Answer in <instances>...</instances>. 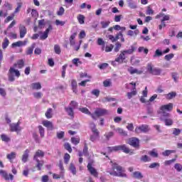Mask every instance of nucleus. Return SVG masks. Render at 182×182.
I'll return each instance as SVG.
<instances>
[{"label":"nucleus","mask_w":182,"mask_h":182,"mask_svg":"<svg viewBox=\"0 0 182 182\" xmlns=\"http://www.w3.org/2000/svg\"><path fill=\"white\" fill-rule=\"evenodd\" d=\"M112 171L107 170V173H109L110 176H114V177H127V174H126L124 168L122 166H119L117 163H114L112 165Z\"/></svg>","instance_id":"nucleus-1"},{"label":"nucleus","mask_w":182,"mask_h":182,"mask_svg":"<svg viewBox=\"0 0 182 182\" xmlns=\"http://www.w3.org/2000/svg\"><path fill=\"white\" fill-rule=\"evenodd\" d=\"M108 151H120L122 150L124 153L129 154L130 153V149L126 146V145H118L115 146H108L107 147Z\"/></svg>","instance_id":"nucleus-2"},{"label":"nucleus","mask_w":182,"mask_h":182,"mask_svg":"<svg viewBox=\"0 0 182 182\" xmlns=\"http://www.w3.org/2000/svg\"><path fill=\"white\" fill-rule=\"evenodd\" d=\"M174 105L173 103H168L167 105H164L160 107V114L161 116H164L165 114H170V112H172Z\"/></svg>","instance_id":"nucleus-3"},{"label":"nucleus","mask_w":182,"mask_h":182,"mask_svg":"<svg viewBox=\"0 0 182 182\" xmlns=\"http://www.w3.org/2000/svg\"><path fill=\"white\" fill-rule=\"evenodd\" d=\"M161 122H164L165 123V126H173V119H171V114H165L164 115H161L160 117Z\"/></svg>","instance_id":"nucleus-4"},{"label":"nucleus","mask_w":182,"mask_h":182,"mask_svg":"<svg viewBox=\"0 0 182 182\" xmlns=\"http://www.w3.org/2000/svg\"><path fill=\"white\" fill-rule=\"evenodd\" d=\"M147 71L151 75H154V76H159L160 73H161V70L154 68V66L151 63H148L146 67Z\"/></svg>","instance_id":"nucleus-5"},{"label":"nucleus","mask_w":182,"mask_h":182,"mask_svg":"<svg viewBox=\"0 0 182 182\" xmlns=\"http://www.w3.org/2000/svg\"><path fill=\"white\" fill-rule=\"evenodd\" d=\"M150 132V127L147 124H142L136 127L134 129V132L136 134H140V133H149Z\"/></svg>","instance_id":"nucleus-6"},{"label":"nucleus","mask_w":182,"mask_h":182,"mask_svg":"<svg viewBox=\"0 0 182 182\" xmlns=\"http://www.w3.org/2000/svg\"><path fill=\"white\" fill-rule=\"evenodd\" d=\"M14 73H15L17 77H19V76H21V73H19V70H15V68L11 67L9 69V82H14L15 80V76H14Z\"/></svg>","instance_id":"nucleus-7"},{"label":"nucleus","mask_w":182,"mask_h":182,"mask_svg":"<svg viewBox=\"0 0 182 182\" xmlns=\"http://www.w3.org/2000/svg\"><path fill=\"white\" fill-rule=\"evenodd\" d=\"M95 114L97 115V117H102V116L109 114V110L106 109L97 108L95 111Z\"/></svg>","instance_id":"nucleus-8"},{"label":"nucleus","mask_w":182,"mask_h":182,"mask_svg":"<svg viewBox=\"0 0 182 182\" xmlns=\"http://www.w3.org/2000/svg\"><path fill=\"white\" fill-rule=\"evenodd\" d=\"M0 175L6 181H8L9 180H11V181L14 180V175L11 173L8 175V173H6V171H4L3 169H0Z\"/></svg>","instance_id":"nucleus-9"},{"label":"nucleus","mask_w":182,"mask_h":182,"mask_svg":"<svg viewBox=\"0 0 182 182\" xmlns=\"http://www.w3.org/2000/svg\"><path fill=\"white\" fill-rule=\"evenodd\" d=\"M129 144H130V146H132V147H134L135 149H139L140 146V141L139 140V139L134 137L129 139Z\"/></svg>","instance_id":"nucleus-10"},{"label":"nucleus","mask_w":182,"mask_h":182,"mask_svg":"<svg viewBox=\"0 0 182 182\" xmlns=\"http://www.w3.org/2000/svg\"><path fill=\"white\" fill-rule=\"evenodd\" d=\"M43 126L44 127H46L47 130H50L52 132V130H54L55 127H53V123L48 120H43L42 122Z\"/></svg>","instance_id":"nucleus-11"},{"label":"nucleus","mask_w":182,"mask_h":182,"mask_svg":"<svg viewBox=\"0 0 182 182\" xmlns=\"http://www.w3.org/2000/svg\"><path fill=\"white\" fill-rule=\"evenodd\" d=\"M18 31H19V33H20V38L21 39L23 38H25V35H26V33H28V29H26V27L22 24L19 25Z\"/></svg>","instance_id":"nucleus-12"},{"label":"nucleus","mask_w":182,"mask_h":182,"mask_svg":"<svg viewBox=\"0 0 182 182\" xmlns=\"http://www.w3.org/2000/svg\"><path fill=\"white\" fill-rule=\"evenodd\" d=\"M28 43V39H26L25 41H18L17 42L13 43L11 44V48H21V46H26V45Z\"/></svg>","instance_id":"nucleus-13"},{"label":"nucleus","mask_w":182,"mask_h":182,"mask_svg":"<svg viewBox=\"0 0 182 182\" xmlns=\"http://www.w3.org/2000/svg\"><path fill=\"white\" fill-rule=\"evenodd\" d=\"M52 29H53V28L52 27V25H49L48 28L44 31V33L40 36V39L41 41H45V39H46L49 35V31H52Z\"/></svg>","instance_id":"nucleus-14"},{"label":"nucleus","mask_w":182,"mask_h":182,"mask_svg":"<svg viewBox=\"0 0 182 182\" xmlns=\"http://www.w3.org/2000/svg\"><path fill=\"white\" fill-rule=\"evenodd\" d=\"M87 167L88 171H90L92 176H94V177H97L99 173H97V171L95 168H93V166H92V164L90 163H88Z\"/></svg>","instance_id":"nucleus-15"},{"label":"nucleus","mask_w":182,"mask_h":182,"mask_svg":"<svg viewBox=\"0 0 182 182\" xmlns=\"http://www.w3.org/2000/svg\"><path fill=\"white\" fill-rule=\"evenodd\" d=\"M10 131L11 132H21V127H19V122L16 124H10Z\"/></svg>","instance_id":"nucleus-16"},{"label":"nucleus","mask_w":182,"mask_h":182,"mask_svg":"<svg viewBox=\"0 0 182 182\" xmlns=\"http://www.w3.org/2000/svg\"><path fill=\"white\" fill-rule=\"evenodd\" d=\"M125 60L126 55H124V53H122V51H121L119 55L117 58H115V62H117L119 63H123V62H124Z\"/></svg>","instance_id":"nucleus-17"},{"label":"nucleus","mask_w":182,"mask_h":182,"mask_svg":"<svg viewBox=\"0 0 182 182\" xmlns=\"http://www.w3.org/2000/svg\"><path fill=\"white\" fill-rule=\"evenodd\" d=\"M127 70L130 75H134V73H136V75H141V73H143V71L139 70L133 67H129Z\"/></svg>","instance_id":"nucleus-18"},{"label":"nucleus","mask_w":182,"mask_h":182,"mask_svg":"<svg viewBox=\"0 0 182 182\" xmlns=\"http://www.w3.org/2000/svg\"><path fill=\"white\" fill-rule=\"evenodd\" d=\"M38 157H45V152H43V151L40 149L37 150L33 156V160H39Z\"/></svg>","instance_id":"nucleus-19"},{"label":"nucleus","mask_w":182,"mask_h":182,"mask_svg":"<svg viewBox=\"0 0 182 182\" xmlns=\"http://www.w3.org/2000/svg\"><path fill=\"white\" fill-rule=\"evenodd\" d=\"M127 4H128L129 8L131 9H136L137 8V4L133 0H127Z\"/></svg>","instance_id":"nucleus-20"},{"label":"nucleus","mask_w":182,"mask_h":182,"mask_svg":"<svg viewBox=\"0 0 182 182\" xmlns=\"http://www.w3.org/2000/svg\"><path fill=\"white\" fill-rule=\"evenodd\" d=\"M65 110L68 116H70V117H75V112H73L72 107H65Z\"/></svg>","instance_id":"nucleus-21"},{"label":"nucleus","mask_w":182,"mask_h":182,"mask_svg":"<svg viewBox=\"0 0 182 182\" xmlns=\"http://www.w3.org/2000/svg\"><path fill=\"white\" fill-rule=\"evenodd\" d=\"M134 50H136V47L132 46L130 49L122 50V53L126 56V55H133Z\"/></svg>","instance_id":"nucleus-22"},{"label":"nucleus","mask_w":182,"mask_h":182,"mask_svg":"<svg viewBox=\"0 0 182 182\" xmlns=\"http://www.w3.org/2000/svg\"><path fill=\"white\" fill-rule=\"evenodd\" d=\"M36 161V167L38 170V171H41L42 170V167H43V164L45 162L43 161H40L39 159H33Z\"/></svg>","instance_id":"nucleus-23"},{"label":"nucleus","mask_w":182,"mask_h":182,"mask_svg":"<svg viewBox=\"0 0 182 182\" xmlns=\"http://www.w3.org/2000/svg\"><path fill=\"white\" fill-rule=\"evenodd\" d=\"M31 87L33 90H41V89H42V85H41V82H34L31 85Z\"/></svg>","instance_id":"nucleus-24"},{"label":"nucleus","mask_w":182,"mask_h":182,"mask_svg":"<svg viewBox=\"0 0 182 182\" xmlns=\"http://www.w3.org/2000/svg\"><path fill=\"white\" fill-rule=\"evenodd\" d=\"M140 161L141 163H149V162L151 161V158H150V156H149L147 155H142L140 157Z\"/></svg>","instance_id":"nucleus-25"},{"label":"nucleus","mask_w":182,"mask_h":182,"mask_svg":"<svg viewBox=\"0 0 182 182\" xmlns=\"http://www.w3.org/2000/svg\"><path fill=\"white\" fill-rule=\"evenodd\" d=\"M28 157H29V149H26L22 156L21 160H22L23 163H26V161H28Z\"/></svg>","instance_id":"nucleus-26"},{"label":"nucleus","mask_w":182,"mask_h":182,"mask_svg":"<svg viewBox=\"0 0 182 182\" xmlns=\"http://www.w3.org/2000/svg\"><path fill=\"white\" fill-rule=\"evenodd\" d=\"M72 90L74 93H77V82L76 80H73L71 82Z\"/></svg>","instance_id":"nucleus-27"},{"label":"nucleus","mask_w":182,"mask_h":182,"mask_svg":"<svg viewBox=\"0 0 182 182\" xmlns=\"http://www.w3.org/2000/svg\"><path fill=\"white\" fill-rule=\"evenodd\" d=\"M176 96H177V93H176L175 92H171L168 94L166 95L165 97L166 99H167V100H171V99H174Z\"/></svg>","instance_id":"nucleus-28"},{"label":"nucleus","mask_w":182,"mask_h":182,"mask_svg":"<svg viewBox=\"0 0 182 182\" xmlns=\"http://www.w3.org/2000/svg\"><path fill=\"white\" fill-rule=\"evenodd\" d=\"M14 66V68H16V66H18V69H22V68L25 66V62L23 61V60H18L17 61V63H15Z\"/></svg>","instance_id":"nucleus-29"},{"label":"nucleus","mask_w":182,"mask_h":182,"mask_svg":"<svg viewBox=\"0 0 182 182\" xmlns=\"http://www.w3.org/2000/svg\"><path fill=\"white\" fill-rule=\"evenodd\" d=\"M36 47V43H33L31 47L26 50V55H32L33 53V49Z\"/></svg>","instance_id":"nucleus-30"},{"label":"nucleus","mask_w":182,"mask_h":182,"mask_svg":"<svg viewBox=\"0 0 182 182\" xmlns=\"http://www.w3.org/2000/svg\"><path fill=\"white\" fill-rule=\"evenodd\" d=\"M134 178H137L138 180H141L143 178V174L140 171H134L133 173Z\"/></svg>","instance_id":"nucleus-31"},{"label":"nucleus","mask_w":182,"mask_h":182,"mask_svg":"<svg viewBox=\"0 0 182 182\" xmlns=\"http://www.w3.org/2000/svg\"><path fill=\"white\" fill-rule=\"evenodd\" d=\"M92 133H93V135H91L90 136V140L91 141H96V140L97 139V137H99V131H97V132H94Z\"/></svg>","instance_id":"nucleus-32"},{"label":"nucleus","mask_w":182,"mask_h":182,"mask_svg":"<svg viewBox=\"0 0 182 182\" xmlns=\"http://www.w3.org/2000/svg\"><path fill=\"white\" fill-rule=\"evenodd\" d=\"M8 160L10 161L11 160H14V159H16V152H11V154H8L6 156Z\"/></svg>","instance_id":"nucleus-33"},{"label":"nucleus","mask_w":182,"mask_h":182,"mask_svg":"<svg viewBox=\"0 0 182 182\" xmlns=\"http://www.w3.org/2000/svg\"><path fill=\"white\" fill-rule=\"evenodd\" d=\"M38 132L41 138L45 137V128L41 125L38 126Z\"/></svg>","instance_id":"nucleus-34"},{"label":"nucleus","mask_w":182,"mask_h":182,"mask_svg":"<svg viewBox=\"0 0 182 182\" xmlns=\"http://www.w3.org/2000/svg\"><path fill=\"white\" fill-rule=\"evenodd\" d=\"M9 46V40L8 38H5L4 42L2 43L3 49H6Z\"/></svg>","instance_id":"nucleus-35"},{"label":"nucleus","mask_w":182,"mask_h":182,"mask_svg":"<svg viewBox=\"0 0 182 182\" xmlns=\"http://www.w3.org/2000/svg\"><path fill=\"white\" fill-rule=\"evenodd\" d=\"M149 156H151V157H154V159H157V157H159V153H157V151H156V149H153L152 151H150L149 152Z\"/></svg>","instance_id":"nucleus-36"},{"label":"nucleus","mask_w":182,"mask_h":182,"mask_svg":"<svg viewBox=\"0 0 182 182\" xmlns=\"http://www.w3.org/2000/svg\"><path fill=\"white\" fill-rule=\"evenodd\" d=\"M52 108H49L47 112H46V117L47 119H52L53 114H52Z\"/></svg>","instance_id":"nucleus-37"},{"label":"nucleus","mask_w":182,"mask_h":182,"mask_svg":"<svg viewBox=\"0 0 182 182\" xmlns=\"http://www.w3.org/2000/svg\"><path fill=\"white\" fill-rule=\"evenodd\" d=\"M171 153H176L175 150H166L162 152V156H164V157H167L171 154Z\"/></svg>","instance_id":"nucleus-38"},{"label":"nucleus","mask_w":182,"mask_h":182,"mask_svg":"<svg viewBox=\"0 0 182 182\" xmlns=\"http://www.w3.org/2000/svg\"><path fill=\"white\" fill-rule=\"evenodd\" d=\"M77 21L80 25H83L85 23V16L80 14L77 16Z\"/></svg>","instance_id":"nucleus-39"},{"label":"nucleus","mask_w":182,"mask_h":182,"mask_svg":"<svg viewBox=\"0 0 182 182\" xmlns=\"http://www.w3.org/2000/svg\"><path fill=\"white\" fill-rule=\"evenodd\" d=\"M54 52L56 55H60L62 50H60V46H59V45L55 44L54 46Z\"/></svg>","instance_id":"nucleus-40"},{"label":"nucleus","mask_w":182,"mask_h":182,"mask_svg":"<svg viewBox=\"0 0 182 182\" xmlns=\"http://www.w3.org/2000/svg\"><path fill=\"white\" fill-rule=\"evenodd\" d=\"M72 63L75 65V66L78 67L80 65H82V61H80V58H74L72 60Z\"/></svg>","instance_id":"nucleus-41"},{"label":"nucleus","mask_w":182,"mask_h":182,"mask_svg":"<svg viewBox=\"0 0 182 182\" xmlns=\"http://www.w3.org/2000/svg\"><path fill=\"white\" fill-rule=\"evenodd\" d=\"M80 112H82V113H84L85 114H88L90 116V114H91L90 111H89V109H87V107H81L79 108Z\"/></svg>","instance_id":"nucleus-42"},{"label":"nucleus","mask_w":182,"mask_h":182,"mask_svg":"<svg viewBox=\"0 0 182 182\" xmlns=\"http://www.w3.org/2000/svg\"><path fill=\"white\" fill-rule=\"evenodd\" d=\"M136 95H137V91L134 90L132 92H127V96L128 99H132V97L136 96Z\"/></svg>","instance_id":"nucleus-43"},{"label":"nucleus","mask_w":182,"mask_h":182,"mask_svg":"<svg viewBox=\"0 0 182 182\" xmlns=\"http://www.w3.org/2000/svg\"><path fill=\"white\" fill-rule=\"evenodd\" d=\"M181 133V129L178 128H174L172 132V134L173 136H180V134Z\"/></svg>","instance_id":"nucleus-44"},{"label":"nucleus","mask_w":182,"mask_h":182,"mask_svg":"<svg viewBox=\"0 0 182 182\" xmlns=\"http://www.w3.org/2000/svg\"><path fill=\"white\" fill-rule=\"evenodd\" d=\"M117 132H118L119 134H120V136H127V132H126V131H124L122 128H118Z\"/></svg>","instance_id":"nucleus-45"},{"label":"nucleus","mask_w":182,"mask_h":182,"mask_svg":"<svg viewBox=\"0 0 182 182\" xmlns=\"http://www.w3.org/2000/svg\"><path fill=\"white\" fill-rule=\"evenodd\" d=\"M71 142L73 143V144H75L76 146L79 144V143H80V139L76 137H72Z\"/></svg>","instance_id":"nucleus-46"},{"label":"nucleus","mask_w":182,"mask_h":182,"mask_svg":"<svg viewBox=\"0 0 182 182\" xmlns=\"http://www.w3.org/2000/svg\"><path fill=\"white\" fill-rule=\"evenodd\" d=\"M90 127L92 132H95L96 133H97V132H99L96 128V124H95L94 122H90Z\"/></svg>","instance_id":"nucleus-47"},{"label":"nucleus","mask_w":182,"mask_h":182,"mask_svg":"<svg viewBox=\"0 0 182 182\" xmlns=\"http://www.w3.org/2000/svg\"><path fill=\"white\" fill-rule=\"evenodd\" d=\"M64 147L65 149V150H67L68 151V153H72V146H70V144L69 143H65L64 144Z\"/></svg>","instance_id":"nucleus-48"},{"label":"nucleus","mask_w":182,"mask_h":182,"mask_svg":"<svg viewBox=\"0 0 182 182\" xmlns=\"http://www.w3.org/2000/svg\"><path fill=\"white\" fill-rule=\"evenodd\" d=\"M102 102L104 103H105V102H116V98L107 97L102 100Z\"/></svg>","instance_id":"nucleus-49"},{"label":"nucleus","mask_w":182,"mask_h":182,"mask_svg":"<svg viewBox=\"0 0 182 182\" xmlns=\"http://www.w3.org/2000/svg\"><path fill=\"white\" fill-rule=\"evenodd\" d=\"M100 24L102 25V28L105 29V28H107L110 25V21H101Z\"/></svg>","instance_id":"nucleus-50"},{"label":"nucleus","mask_w":182,"mask_h":182,"mask_svg":"<svg viewBox=\"0 0 182 182\" xmlns=\"http://www.w3.org/2000/svg\"><path fill=\"white\" fill-rule=\"evenodd\" d=\"M69 160H70V155L69 154H65L64 156V163L68 164L69 163Z\"/></svg>","instance_id":"nucleus-51"},{"label":"nucleus","mask_w":182,"mask_h":182,"mask_svg":"<svg viewBox=\"0 0 182 182\" xmlns=\"http://www.w3.org/2000/svg\"><path fill=\"white\" fill-rule=\"evenodd\" d=\"M65 137V132L61 131L59 132H57V138H58L60 140L63 139Z\"/></svg>","instance_id":"nucleus-52"},{"label":"nucleus","mask_w":182,"mask_h":182,"mask_svg":"<svg viewBox=\"0 0 182 182\" xmlns=\"http://www.w3.org/2000/svg\"><path fill=\"white\" fill-rule=\"evenodd\" d=\"M70 170L74 176L76 175V167H75V165H73V164H70Z\"/></svg>","instance_id":"nucleus-53"},{"label":"nucleus","mask_w":182,"mask_h":182,"mask_svg":"<svg viewBox=\"0 0 182 182\" xmlns=\"http://www.w3.org/2000/svg\"><path fill=\"white\" fill-rule=\"evenodd\" d=\"M91 93L94 95L96 96V97H99V95H100V90L97 89H95L91 91Z\"/></svg>","instance_id":"nucleus-54"},{"label":"nucleus","mask_w":182,"mask_h":182,"mask_svg":"<svg viewBox=\"0 0 182 182\" xmlns=\"http://www.w3.org/2000/svg\"><path fill=\"white\" fill-rule=\"evenodd\" d=\"M1 140L2 141H6V143H8V141H11V139L6 134H1Z\"/></svg>","instance_id":"nucleus-55"},{"label":"nucleus","mask_w":182,"mask_h":182,"mask_svg":"<svg viewBox=\"0 0 182 182\" xmlns=\"http://www.w3.org/2000/svg\"><path fill=\"white\" fill-rule=\"evenodd\" d=\"M174 168L178 172L182 171V165L180 164H175Z\"/></svg>","instance_id":"nucleus-56"},{"label":"nucleus","mask_w":182,"mask_h":182,"mask_svg":"<svg viewBox=\"0 0 182 182\" xmlns=\"http://www.w3.org/2000/svg\"><path fill=\"white\" fill-rule=\"evenodd\" d=\"M157 167H160V164H159L157 162H154V163L151 164L149 166V168H156Z\"/></svg>","instance_id":"nucleus-57"},{"label":"nucleus","mask_w":182,"mask_h":182,"mask_svg":"<svg viewBox=\"0 0 182 182\" xmlns=\"http://www.w3.org/2000/svg\"><path fill=\"white\" fill-rule=\"evenodd\" d=\"M173 58H174V54L170 53V54L165 55L164 59H165V60L168 61V60H171L173 59Z\"/></svg>","instance_id":"nucleus-58"},{"label":"nucleus","mask_w":182,"mask_h":182,"mask_svg":"<svg viewBox=\"0 0 182 182\" xmlns=\"http://www.w3.org/2000/svg\"><path fill=\"white\" fill-rule=\"evenodd\" d=\"M159 56H163V52L160 51L159 49L156 50L155 53L154 55V58H157Z\"/></svg>","instance_id":"nucleus-59"},{"label":"nucleus","mask_w":182,"mask_h":182,"mask_svg":"<svg viewBox=\"0 0 182 182\" xmlns=\"http://www.w3.org/2000/svg\"><path fill=\"white\" fill-rule=\"evenodd\" d=\"M127 129L129 130V132H133V130H134V126L133 125V123H128Z\"/></svg>","instance_id":"nucleus-60"},{"label":"nucleus","mask_w":182,"mask_h":182,"mask_svg":"<svg viewBox=\"0 0 182 182\" xmlns=\"http://www.w3.org/2000/svg\"><path fill=\"white\" fill-rule=\"evenodd\" d=\"M43 26H45V19H41L38 21V28H40V29H42V28H43Z\"/></svg>","instance_id":"nucleus-61"},{"label":"nucleus","mask_w":182,"mask_h":182,"mask_svg":"<svg viewBox=\"0 0 182 182\" xmlns=\"http://www.w3.org/2000/svg\"><path fill=\"white\" fill-rule=\"evenodd\" d=\"M77 106V102L76 101H71L69 107H72L73 109H76V107Z\"/></svg>","instance_id":"nucleus-62"},{"label":"nucleus","mask_w":182,"mask_h":182,"mask_svg":"<svg viewBox=\"0 0 182 182\" xmlns=\"http://www.w3.org/2000/svg\"><path fill=\"white\" fill-rule=\"evenodd\" d=\"M146 14L147 15H153V14H154V11H153V9H151V8L150 6H148Z\"/></svg>","instance_id":"nucleus-63"},{"label":"nucleus","mask_w":182,"mask_h":182,"mask_svg":"<svg viewBox=\"0 0 182 182\" xmlns=\"http://www.w3.org/2000/svg\"><path fill=\"white\" fill-rule=\"evenodd\" d=\"M33 95L36 99H41L42 97V92H34Z\"/></svg>","instance_id":"nucleus-64"}]
</instances>
